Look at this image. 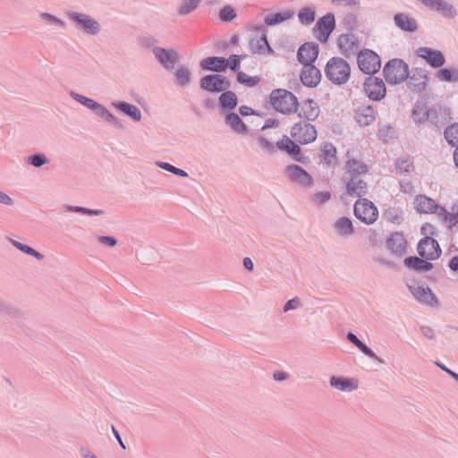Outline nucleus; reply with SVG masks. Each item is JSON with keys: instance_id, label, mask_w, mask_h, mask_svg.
Here are the masks:
<instances>
[{"instance_id": "nucleus-23", "label": "nucleus", "mask_w": 458, "mask_h": 458, "mask_svg": "<svg viewBox=\"0 0 458 458\" xmlns=\"http://www.w3.org/2000/svg\"><path fill=\"white\" fill-rule=\"evenodd\" d=\"M199 66L203 71L216 72V74L225 72L227 70L225 57L223 56L206 57L200 61Z\"/></svg>"}, {"instance_id": "nucleus-43", "label": "nucleus", "mask_w": 458, "mask_h": 458, "mask_svg": "<svg viewBox=\"0 0 458 458\" xmlns=\"http://www.w3.org/2000/svg\"><path fill=\"white\" fill-rule=\"evenodd\" d=\"M64 208L68 212H74L86 216H100L104 214V210L102 209H91L80 206L65 205Z\"/></svg>"}, {"instance_id": "nucleus-55", "label": "nucleus", "mask_w": 458, "mask_h": 458, "mask_svg": "<svg viewBox=\"0 0 458 458\" xmlns=\"http://www.w3.org/2000/svg\"><path fill=\"white\" fill-rule=\"evenodd\" d=\"M301 306H302V304H301V299L299 297H293V299L288 300L284 303L283 310H284V312H288L290 310L298 309Z\"/></svg>"}, {"instance_id": "nucleus-47", "label": "nucleus", "mask_w": 458, "mask_h": 458, "mask_svg": "<svg viewBox=\"0 0 458 458\" xmlns=\"http://www.w3.org/2000/svg\"><path fill=\"white\" fill-rule=\"evenodd\" d=\"M175 77L178 84L182 87L191 82V72L187 67L180 66L175 72Z\"/></svg>"}, {"instance_id": "nucleus-42", "label": "nucleus", "mask_w": 458, "mask_h": 458, "mask_svg": "<svg viewBox=\"0 0 458 458\" xmlns=\"http://www.w3.org/2000/svg\"><path fill=\"white\" fill-rule=\"evenodd\" d=\"M321 157L327 165H331L336 160V148L331 143L325 144L321 150Z\"/></svg>"}, {"instance_id": "nucleus-36", "label": "nucleus", "mask_w": 458, "mask_h": 458, "mask_svg": "<svg viewBox=\"0 0 458 458\" xmlns=\"http://www.w3.org/2000/svg\"><path fill=\"white\" fill-rule=\"evenodd\" d=\"M437 78L443 82H458V67L457 68H443L440 67L437 73Z\"/></svg>"}, {"instance_id": "nucleus-51", "label": "nucleus", "mask_w": 458, "mask_h": 458, "mask_svg": "<svg viewBox=\"0 0 458 458\" xmlns=\"http://www.w3.org/2000/svg\"><path fill=\"white\" fill-rule=\"evenodd\" d=\"M246 57V55H231L228 59L225 58V64H227V68L231 69L233 72H241V61Z\"/></svg>"}, {"instance_id": "nucleus-31", "label": "nucleus", "mask_w": 458, "mask_h": 458, "mask_svg": "<svg viewBox=\"0 0 458 458\" xmlns=\"http://www.w3.org/2000/svg\"><path fill=\"white\" fill-rule=\"evenodd\" d=\"M330 386L341 391H353L357 389L358 385L355 383L352 379L343 377H336L332 376L329 379Z\"/></svg>"}, {"instance_id": "nucleus-39", "label": "nucleus", "mask_w": 458, "mask_h": 458, "mask_svg": "<svg viewBox=\"0 0 458 458\" xmlns=\"http://www.w3.org/2000/svg\"><path fill=\"white\" fill-rule=\"evenodd\" d=\"M357 121L360 125L368 126L371 124L375 121L373 107L368 106L362 109H359Z\"/></svg>"}, {"instance_id": "nucleus-33", "label": "nucleus", "mask_w": 458, "mask_h": 458, "mask_svg": "<svg viewBox=\"0 0 458 458\" xmlns=\"http://www.w3.org/2000/svg\"><path fill=\"white\" fill-rule=\"evenodd\" d=\"M345 169L352 176H358L367 174L369 166L356 158H350L345 164Z\"/></svg>"}, {"instance_id": "nucleus-62", "label": "nucleus", "mask_w": 458, "mask_h": 458, "mask_svg": "<svg viewBox=\"0 0 458 458\" xmlns=\"http://www.w3.org/2000/svg\"><path fill=\"white\" fill-rule=\"evenodd\" d=\"M12 244L19 250L22 251L23 253L25 254H28L30 255V250L32 249V247L27 245V244H24V243H21L18 241H15V240H10Z\"/></svg>"}, {"instance_id": "nucleus-46", "label": "nucleus", "mask_w": 458, "mask_h": 458, "mask_svg": "<svg viewBox=\"0 0 458 458\" xmlns=\"http://www.w3.org/2000/svg\"><path fill=\"white\" fill-rule=\"evenodd\" d=\"M156 165L157 167H159L166 172H169L174 175H177L180 177H187L188 176V173L186 171H184L181 168H178V167L171 165L170 163L157 161V162H156Z\"/></svg>"}, {"instance_id": "nucleus-14", "label": "nucleus", "mask_w": 458, "mask_h": 458, "mask_svg": "<svg viewBox=\"0 0 458 458\" xmlns=\"http://www.w3.org/2000/svg\"><path fill=\"white\" fill-rule=\"evenodd\" d=\"M363 88L368 98L373 101H380L386 95L384 81L373 75L365 79Z\"/></svg>"}, {"instance_id": "nucleus-17", "label": "nucleus", "mask_w": 458, "mask_h": 458, "mask_svg": "<svg viewBox=\"0 0 458 458\" xmlns=\"http://www.w3.org/2000/svg\"><path fill=\"white\" fill-rule=\"evenodd\" d=\"M416 55L436 69H439L446 62L445 56L441 51L428 47H419Z\"/></svg>"}, {"instance_id": "nucleus-10", "label": "nucleus", "mask_w": 458, "mask_h": 458, "mask_svg": "<svg viewBox=\"0 0 458 458\" xmlns=\"http://www.w3.org/2000/svg\"><path fill=\"white\" fill-rule=\"evenodd\" d=\"M300 145L301 144L292 137L290 138L287 135H283L282 139L276 143V148L286 153L293 160L301 164H307L310 159L308 157L304 156Z\"/></svg>"}, {"instance_id": "nucleus-2", "label": "nucleus", "mask_w": 458, "mask_h": 458, "mask_svg": "<svg viewBox=\"0 0 458 458\" xmlns=\"http://www.w3.org/2000/svg\"><path fill=\"white\" fill-rule=\"evenodd\" d=\"M325 74L333 84L340 86L350 79L351 67L344 59L332 57L327 63Z\"/></svg>"}, {"instance_id": "nucleus-20", "label": "nucleus", "mask_w": 458, "mask_h": 458, "mask_svg": "<svg viewBox=\"0 0 458 458\" xmlns=\"http://www.w3.org/2000/svg\"><path fill=\"white\" fill-rule=\"evenodd\" d=\"M319 53V46L316 42H305L297 52V60L301 64H314Z\"/></svg>"}, {"instance_id": "nucleus-50", "label": "nucleus", "mask_w": 458, "mask_h": 458, "mask_svg": "<svg viewBox=\"0 0 458 458\" xmlns=\"http://www.w3.org/2000/svg\"><path fill=\"white\" fill-rule=\"evenodd\" d=\"M27 162L29 165L39 168L44 165L47 164L49 160L47 159L45 154L38 152L29 156Z\"/></svg>"}, {"instance_id": "nucleus-26", "label": "nucleus", "mask_w": 458, "mask_h": 458, "mask_svg": "<svg viewBox=\"0 0 458 458\" xmlns=\"http://www.w3.org/2000/svg\"><path fill=\"white\" fill-rule=\"evenodd\" d=\"M394 21L397 28L405 32H415L418 30V22L406 13H398L394 16Z\"/></svg>"}, {"instance_id": "nucleus-38", "label": "nucleus", "mask_w": 458, "mask_h": 458, "mask_svg": "<svg viewBox=\"0 0 458 458\" xmlns=\"http://www.w3.org/2000/svg\"><path fill=\"white\" fill-rule=\"evenodd\" d=\"M411 117L417 123H423L428 120V108L425 105L417 103L411 111Z\"/></svg>"}, {"instance_id": "nucleus-3", "label": "nucleus", "mask_w": 458, "mask_h": 458, "mask_svg": "<svg viewBox=\"0 0 458 458\" xmlns=\"http://www.w3.org/2000/svg\"><path fill=\"white\" fill-rule=\"evenodd\" d=\"M269 102L276 111L289 114L296 109L298 98L287 89H276L269 95Z\"/></svg>"}, {"instance_id": "nucleus-19", "label": "nucleus", "mask_w": 458, "mask_h": 458, "mask_svg": "<svg viewBox=\"0 0 458 458\" xmlns=\"http://www.w3.org/2000/svg\"><path fill=\"white\" fill-rule=\"evenodd\" d=\"M153 54L164 68L168 71L173 70L175 63L178 62V54L174 49L155 47H153Z\"/></svg>"}, {"instance_id": "nucleus-28", "label": "nucleus", "mask_w": 458, "mask_h": 458, "mask_svg": "<svg viewBox=\"0 0 458 458\" xmlns=\"http://www.w3.org/2000/svg\"><path fill=\"white\" fill-rule=\"evenodd\" d=\"M112 105L134 122L141 120V112L138 106L125 101L113 102Z\"/></svg>"}, {"instance_id": "nucleus-21", "label": "nucleus", "mask_w": 458, "mask_h": 458, "mask_svg": "<svg viewBox=\"0 0 458 458\" xmlns=\"http://www.w3.org/2000/svg\"><path fill=\"white\" fill-rule=\"evenodd\" d=\"M337 46L340 52L346 57L350 58L354 55L359 49V41L356 37L351 33H344L339 36Z\"/></svg>"}, {"instance_id": "nucleus-59", "label": "nucleus", "mask_w": 458, "mask_h": 458, "mask_svg": "<svg viewBox=\"0 0 458 458\" xmlns=\"http://www.w3.org/2000/svg\"><path fill=\"white\" fill-rule=\"evenodd\" d=\"M331 199V193L329 191H318L312 197L313 201L318 204H324Z\"/></svg>"}, {"instance_id": "nucleus-9", "label": "nucleus", "mask_w": 458, "mask_h": 458, "mask_svg": "<svg viewBox=\"0 0 458 458\" xmlns=\"http://www.w3.org/2000/svg\"><path fill=\"white\" fill-rule=\"evenodd\" d=\"M231 81L222 74H208L199 80L201 89L211 93H223L231 88Z\"/></svg>"}, {"instance_id": "nucleus-40", "label": "nucleus", "mask_w": 458, "mask_h": 458, "mask_svg": "<svg viewBox=\"0 0 458 458\" xmlns=\"http://www.w3.org/2000/svg\"><path fill=\"white\" fill-rule=\"evenodd\" d=\"M444 134L449 145L458 148V123L447 126Z\"/></svg>"}, {"instance_id": "nucleus-5", "label": "nucleus", "mask_w": 458, "mask_h": 458, "mask_svg": "<svg viewBox=\"0 0 458 458\" xmlns=\"http://www.w3.org/2000/svg\"><path fill=\"white\" fill-rule=\"evenodd\" d=\"M70 96L72 99L81 104L85 107L94 112L98 116L110 123L117 128H123L122 123L108 109L94 99L79 94L75 91H71Z\"/></svg>"}, {"instance_id": "nucleus-24", "label": "nucleus", "mask_w": 458, "mask_h": 458, "mask_svg": "<svg viewBox=\"0 0 458 458\" xmlns=\"http://www.w3.org/2000/svg\"><path fill=\"white\" fill-rule=\"evenodd\" d=\"M346 191L349 196L361 197L368 193V184L358 176H351L350 181L346 183Z\"/></svg>"}, {"instance_id": "nucleus-30", "label": "nucleus", "mask_w": 458, "mask_h": 458, "mask_svg": "<svg viewBox=\"0 0 458 458\" xmlns=\"http://www.w3.org/2000/svg\"><path fill=\"white\" fill-rule=\"evenodd\" d=\"M218 105L222 112L233 110L238 105L237 95L229 89L223 92L218 98Z\"/></svg>"}, {"instance_id": "nucleus-7", "label": "nucleus", "mask_w": 458, "mask_h": 458, "mask_svg": "<svg viewBox=\"0 0 458 458\" xmlns=\"http://www.w3.org/2000/svg\"><path fill=\"white\" fill-rule=\"evenodd\" d=\"M290 134L301 145L314 142L318 137L316 127L306 121L295 123L291 128Z\"/></svg>"}, {"instance_id": "nucleus-60", "label": "nucleus", "mask_w": 458, "mask_h": 458, "mask_svg": "<svg viewBox=\"0 0 458 458\" xmlns=\"http://www.w3.org/2000/svg\"><path fill=\"white\" fill-rule=\"evenodd\" d=\"M157 40L152 37H140L139 38V44L140 47H144V48H149V47H155V45L157 44Z\"/></svg>"}, {"instance_id": "nucleus-16", "label": "nucleus", "mask_w": 458, "mask_h": 458, "mask_svg": "<svg viewBox=\"0 0 458 458\" xmlns=\"http://www.w3.org/2000/svg\"><path fill=\"white\" fill-rule=\"evenodd\" d=\"M293 113L297 114L299 118L303 119L302 121L310 123L318 117L320 109L315 100L308 98L301 102L298 101L297 107L294 109Z\"/></svg>"}, {"instance_id": "nucleus-22", "label": "nucleus", "mask_w": 458, "mask_h": 458, "mask_svg": "<svg viewBox=\"0 0 458 458\" xmlns=\"http://www.w3.org/2000/svg\"><path fill=\"white\" fill-rule=\"evenodd\" d=\"M412 295L420 302L426 303L430 306L438 304V300L431 289L423 285L409 286Z\"/></svg>"}, {"instance_id": "nucleus-15", "label": "nucleus", "mask_w": 458, "mask_h": 458, "mask_svg": "<svg viewBox=\"0 0 458 458\" xmlns=\"http://www.w3.org/2000/svg\"><path fill=\"white\" fill-rule=\"evenodd\" d=\"M452 120L451 109L437 104L428 108V120L432 126L440 131L443 126Z\"/></svg>"}, {"instance_id": "nucleus-58", "label": "nucleus", "mask_w": 458, "mask_h": 458, "mask_svg": "<svg viewBox=\"0 0 458 458\" xmlns=\"http://www.w3.org/2000/svg\"><path fill=\"white\" fill-rule=\"evenodd\" d=\"M258 142L259 146L268 153L272 154L276 151V146L270 142L267 138L260 136L258 138Z\"/></svg>"}, {"instance_id": "nucleus-56", "label": "nucleus", "mask_w": 458, "mask_h": 458, "mask_svg": "<svg viewBox=\"0 0 458 458\" xmlns=\"http://www.w3.org/2000/svg\"><path fill=\"white\" fill-rule=\"evenodd\" d=\"M40 17H41V19L47 21L53 24H56L62 28H64L66 26V23L63 20L57 18L56 16H55L51 13H42L40 14Z\"/></svg>"}, {"instance_id": "nucleus-44", "label": "nucleus", "mask_w": 458, "mask_h": 458, "mask_svg": "<svg viewBox=\"0 0 458 458\" xmlns=\"http://www.w3.org/2000/svg\"><path fill=\"white\" fill-rule=\"evenodd\" d=\"M359 24L358 15L354 13H347L343 20L344 28L348 33L352 34L357 30Z\"/></svg>"}, {"instance_id": "nucleus-48", "label": "nucleus", "mask_w": 458, "mask_h": 458, "mask_svg": "<svg viewBox=\"0 0 458 458\" xmlns=\"http://www.w3.org/2000/svg\"><path fill=\"white\" fill-rule=\"evenodd\" d=\"M236 78L240 84L247 87H254L260 81V78L259 76H249L243 72H238Z\"/></svg>"}, {"instance_id": "nucleus-11", "label": "nucleus", "mask_w": 458, "mask_h": 458, "mask_svg": "<svg viewBox=\"0 0 458 458\" xmlns=\"http://www.w3.org/2000/svg\"><path fill=\"white\" fill-rule=\"evenodd\" d=\"M355 216L366 225L373 224L378 217V211L373 202L367 199H359L354 204Z\"/></svg>"}, {"instance_id": "nucleus-18", "label": "nucleus", "mask_w": 458, "mask_h": 458, "mask_svg": "<svg viewBox=\"0 0 458 458\" xmlns=\"http://www.w3.org/2000/svg\"><path fill=\"white\" fill-rule=\"evenodd\" d=\"M300 79L304 86L315 88L320 82L321 72L314 64H302Z\"/></svg>"}, {"instance_id": "nucleus-41", "label": "nucleus", "mask_w": 458, "mask_h": 458, "mask_svg": "<svg viewBox=\"0 0 458 458\" xmlns=\"http://www.w3.org/2000/svg\"><path fill=\"white\" fill-rule=\"evenodd\" d=\"M298 17L302 25H310L314 22L316 12L312 7H303L299 11Z\"/></svg>"}, {"instance_id": "nucleus-32", "label": "nucleus", "mask_w": 458, "mask_h": 458, "mask_svg": "<svg viewBox=\"0 0 458 458\" xmlns=\"http://www.w3.org/2000/svg\"><path fill=\"white\" fill-rule=\"evenodd\" d=\"M225 123L237 133H247L248 128L242 119L233 112H228L225 117Z\"/></svg>"}, {"instance_id": "nucleus-4", "label": "nucleus", "mask_w": 458, "mask_h": 458, "mask_svg": "<svg viewBox=\"0 0 458 458\" xmlns=\"http://www.w3.org/2000/svg\"><path fill=\"white\" fill-rule=\"evenodd\" d=\"M383 76L388 84L398 85L408 81L409 65L403 59H391L383 68Z\"/></svg>"}, {"instance_id": "nucleus-25", "label": "nucleus", "mask_w": 458, "mask_h": 458, "mask_svg": "<svg viewBox=\"0 0 458 458\" xmlns=\"http://www.w3.org/2000/svg\"><path fill=\"white\" fill-rule=\"evenodd\" d=\"M407 242L402 233H393L386 240V247L396 255H403L406 250Z\"/></svg>"}, {"instance_id": "nucleus-49", "label": "nucleus", "mask_w": 458, "mask_h": 458, "mask_svg": "<svg viewBox=\"0 0 458 458\" xmlns=\"http://www.w3.org/2000/svg\"><path fill=\"white\" fill-rule=\"evenodd\" d=\"M201 0H183L178 9L179 15H187L194 11L199 4Z\"/></svg>"}, {"instance_id": "nucleus-6", "label": "nucleus", "mask_w": 458, "mask_h": 458, "mask_svg": "<svg viewBox=\"0 0 458 458\" xmlns=\"http://www.w3.org/2000/svg\"><path fill=\"white\" fill-rule=\"evenodd\" d=\"M66 15L74 23L78 30L92 36L98 35L100 32L101 27L99 22L91 16L77 12H68Z\"/></svg>"}, {"instance_id": "nucleus-53", "label": "nucleus", "mask_w": 458, "mask_h": 458, "mask_svg": "<svg viewBox=\"0 0 458 458\" xmlns=\"http://www.w3.org/2000/svg\"><path fill=\"white\" fill-rule=\"evenodd\" d=\"M219 18L224 22L232 21L234 18H236L235 10L230 5H225L220 9Z\"/></svg>"}, {"instance_id": "nucleus-35", "label": "nucleus", "mask_w": 458, "mask_h": 458, "mask_svg": "<svg viewBox=\"0 0 458 458\" xmlns=\"http://www.w3.org/2000/svg\"><path fill=\"white\" fill-rule=\"evenodd\" d=\"M334 227L336 232L342 236H347L354 233V227L352 220L347 216H342L338 218L335 224Z\"/></svg>"}, {"instance_id": "nucleus-12", "label": "nucleus", "mask_w": 458, "mask_h": 458, "mask_svg": "<svg viewBox=\"0 0 458 458\" xmlns=\"http://www.w3.org/2000/svg\"><path fill=\"white\" fill-rule=\"evenodd\" d=\"M335 29V14L333 13H327L317 21L313 28V34L321 43H327Z\"/></svg>"}, {"instance_id": "nucleus-8", "label": "nucleus", "mask_w": 458, "mask_h": 458, "mask_svg": "<svg viewBox=\"0 0 458 458\" xmlns=\"http://www.w3.org/2000/svg\"><path fill=\"white\" fill-rule=\"evenodd\" d=\"M357 63L360 70L369 76L377 73L381 66L379 55L370 49L360 51L357 55Z\"/></svg>"}, {"instance_id": "nucleus-1", "label": "nucleus", "mask_w": 458, "mask_h": 458, "mask_svg": "<svg viewBox=\"0 0 458 458\" xmlns=\"http://www.w3.org/2000/svg\"><path fill=\"white\" fill-rule=\"evenodd\" d=\"M417 251L420 257L409 256L403 260L406 267L416 272L430 271L434 267L430 261L437 259L442 253L438 242L430 236L420 240Z\"/></svg>"}, {"instance_id": "nucleus-54", "label": "nucleus", "mask_w": 458, "mask_h": 458, "mask_svg": "<svg viewBox=\"0 0 458 458\" xmlns=\"http://www.w3.org/2000/svg\"><path fill=\"white\" fill-rule=\"evenodd\" d=\"M412 164L409 162L408 159L405 158H398L395 164L396 171L401 174H407L411 172V167Z\"/></svg>"}, {"instance_id": "nucleus-63", "label": "nucleus", "mask_w": 458, "mask_h": 458, "mask_svg": "<svg viewBox=\"0 0 458 458\" xmlns=\"http://www.w3.org/2000/svg\"><path fill=\"white\" fill-rule=\"evenodd\" d=\"M420 332L428 339L433 340L436 337L434 329L428 326H421Z\"/></svg>"}, {"instance_id": "nucleus-52", "label": "nucleus", "mask_w": 458, "mask_h": 458, "mask_svg": "<svg viewBox=\"0 0 458 458\" xmlns=\"http://www.w3.org/2000/svg\"><path fill=\"white\" fill-rule=\"evenodd\" d=\"M305 170L298 165H289L286 166V174L288 177L296 182L300 177L304 175Z\"/></svg>"}, {"instance_id": "nucleus-45", "label": "nucleus", "mask_w": 458, "mask_h": 458, "mask_svg": "<svg viewBox=\"0 0 458 458\" xmlns=\"http://www.w3.org/2000/svg\"><path fill=\"white\" fill-rule=\"evenodd\" d=\"M0 314L5 315L12 318H19L22 315L20 310L2 299H0Z\"/></svg>"}, {"instance_id": "nucleus-64", "label": "nucleus", "mask_w": 458, "mask_h": 458, "mask_svg": "<svg viewBox=\"0 0 458 458\" xmlns=\"http://www.w3.org/2000/svg\"><path fill=\"white\" fill-rule=\"evenodd\" d=\"M449 269L458 275V255L451 258L447 264Z\"/></svg>"}, {"instance_id": "nucleus-29", "label": "nucleus", "mask_w": 458, "mask_h": 458, "mask_svg": "<svg viewBox=\"0 0 458 458\" xmlns=\"http://www.w3.org/2000/svg\"><path fill=\"white\" fill-rule=\"evenodd\" d=\"M347 340L355 345L363 354L368 356L369 358L377 360L381 363H384V360L380 359L371 348H369L365 343L360 341L355 334L352 332H348L346 335Z\"/></svg>"}, {"instance_id": "nucleus-57", "label": "nucleus", "mask_w": 458, "mask_h": 458, "mask_svg": "<svg viewBox=\"0 0 458 458\" xmlns=\"http://www.w3.org/2000/svg\"><path fill=\"white\" fill-rule=\"evenodd\" d=\"M384 217L394 224L399 223L398 210L395 208H389L384 213Z\"/></svg>"}, {"instance_id": "nucleus-37", "label": "nucleus", "mask_w": 458, "mask_h": 458, "mask_svg": "<svg viewBox=\"0 0 458 458\" xmlns=\"http://www.w3.org/2000/svg\"><path fill=\"white\" fill-rule=\"evenodd\" d=\"M250 47L253 51V53H263L265 49L267 50L269 54L274 53V50L270 47L267 37L265 33H262L259 39H257L254 41L253 39L250 41Z\"/></svg>"}, {"instance_id": "nucleus-34", "label": "nucleus", "mask_w": 458, "mask_h": 458, "mask_svg": "<svg viewBox=\"0 0 458 458\" xmlns=\"http://www.w3.org/2000/svg\"><path fill=\"white\" fill-rule=\"evenodd\" d=\"M293 14L294 13L292 10L275 13L267 15L264 19V21L267 26H276L291 19L293 16Z\"/></svg>"}, {"instance_id": "nucleus-13", "label": "nucleus", "mask_w": 458, "mask_h": 458, "mask_svg": "<svg viewBox=\"0 0 458 458\" xmlns=\"http://www.w3.org/2000/svg\"><path fill=\"white\" fill-rule=\"evenodd\" d=\"M407 88L414 93L423 92L429 81L428 72L425 68L415 67L409 70Z\"/></svg>"}, {"instance_id": "nucleus-27", "label": "nucleus", "mask_w": 458, "mask_h": 458, "mask_svg": "<svg viewBox=\"0 0 458 458\" xmlns=\"http://www.w3.org/2000/svg\"><path fill=\"white\" fill-rule=\"evenodd\" d=\"M414 204L416 210L419 213H436L438 210V205L437 202L426 195L416 196Z\"/></svg>"}, {"instance_id": "nucleus-61", "label": "nucleus", "mask_w": 458, "mask_h": 458, "mask_svg": "<svg viewBox=\"0 0 458 458\" xmlns=\"http://www.w3.org/2000/svg\"><path fill=\"white\" fill-rule=\"evenodd\" d=\"M98 241L108 247H114L117 244V239L111 235L98 236Z\"/></svg>"}]
</instances>
